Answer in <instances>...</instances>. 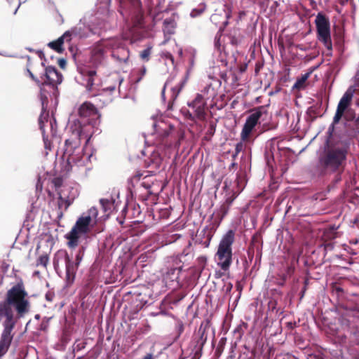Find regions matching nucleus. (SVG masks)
<instances>
[{
    "instance_id": "1",
    "label": "nucleus",
    "mask_w": 359,
    "mask_h": 359,
    "mask_svg": "<svg viewBox=\"0 0 359 359\" xmlns=\"http://www.w3.org/2000/svg\"><path fill=\"white\" fill-rule=\"evenodd\" d=\"M79 114L81 120L69 121L67 128L72 136L65 140L62 158L67 161V171L86 175L89 169L86 168V165L90 161L92 154L85 152V148L81 146L80 140L86 139L88 143L94 134L100 133V115L89 102L81 105Z\"/></svg>"
},
{
    "instance_id": "2",
    "label": "nucleus",
    "mask_w": 359,
    "mask_h": 359,
    "mask_svg": "<svg viewBox=\"0 0 359 359\" xmlns=\"http://www.w3.org/2000/svg\"><path fill=\"white\" fill-rule=\"evenodd\" d=\"M106 50H112V56L118 61L126 62L129 58V50L124 47L123 41L118 38L102 40L93 48L91 53V62L97 66L104 58Z\"/></svg>"
},
{
    "instance_id": "3",
    "label": "nucleus",
    "mask_w": 359,
    "mask_h": 359,
    "mask_svg": "<svg viewBox=\"0 0 359 359\" xmlns=\"http://www.w3.org/2000/svg\"><path fill=\"white\" fill-rule=\"evenodd\" d=\"M97 215V209L92 207L77 219L75 225L65 236L68 240L67 244L69 248H75L79 245L80 238L88 233L96 224Z\"/></svg>"
},
{
    "instance_id": "4",
    "label": "nucleus",
    "mask_w": 359,
    "mask_h": 359,
    "mask_svg": "<svg viewBox=\"0 0 359 359\" xmlns=\"http://www.w3.org/2000/svg\"><path fill=\"white\" fill-rule=\"evenodd\" d=\"M215 96V90L211 85H208L203 89L201 94H197L195 99L188 103L189 109H182V111L189 119L202 120L205 116L206 100L214 99Z\"/></svg>"
},
{
    "instance_id": "5",
    "label": "nucleus",
    "mask_w": 359,
    "mask_h": 359,
    "mask_svg": "<svg viewBox=\"0 0 359 359\" xmlns=\"http://www.w3.org/2000/svg\"><path fill=\"white\" fill-rule=\"evenodd\" d=\"M235 233L232 230L228 231L222 237L215 256L217 264L223 271L229 270L232 264V245Z\"/></svg>"
},
{
    "instance_id": "6",
    "label": "nucleus",
    "mask_w": 359,
    "mask_h": 359,
    "mask_svg": "<svg viewBox=\"0 0 359 359\" xmlns=\"http://www.w3.org/2000/svg\"><path fill=\"white\" fill-rule=\"evenodd\" d=\"M346 156L345 149L339 147L329 148L319 158V168L322 172L337 171L344 162Z\"/></svg>"
},
{
    "instance_id": "7",
    "label": "nucleus",
    "mask_w": 359,
    "mask_h": 359,
    "mask_svg": "<svg viewBox=\"0 0 359 359\" xmlns=\"http://www.w3.org/2000/svg\"><path fill=\"white\" fill-rule=\"evenodd\" d=\"M41 104H42V111L39 118V124L41 130L43 133V141H44V146L45 149L46 150H50V142H48L47 137H46V128H49L50 130V133L53 136L55 135V121L53 118H50L48 112L46 111V109L47 107V97L44 95L42 93L43 88H41Z\"/></svg>"
},
{
    "instance_id": "8",
    "label": "nucleus",
    "mask_w": 359,
    "mask_h": 359,
    "mask_svg": "<svg viewBox=\"0 0 359 359\" xmlns=\"http://www.w3.org/2000/svg\"><path fill=\"white\" fill-rule=\"evenodd\" d=\"M151 121L153 128L151 135L154 136V138L163 140L170 135L172 137L175 131L173 126L163 115L157 114L151 116Z\"/></svg>"
},
{
    "instance_id": "9",
    "label": "nucleus",
    "mask_w": 359,
    "mask_h": 359,
    "mask_svg": "<svg viewBox=\"0 0 359 359\" xmlns=\"http://www.w3.org/2000/svg\"><path fill=\"white\" fill-rule=\"evenodd\" d=\"M316 24L318 40L321 41L327 49L331 50L332 44L328 20L324 15L319 13L316 18Z\"/></svg>"
},
{
    "instance_id": "10",
    "label": "nucleus",
    "mask_w": 359,
    "mask_h": 359,
    "mask_svg": "<svg viewBox=\"0 0 359 359\" xmlns=\"http://www.w3.org/2000/svg\"><path fill=\"white\" fill-rule=\"evenodd\" d=\"M355 88L354 86H350L347 90L344 93L341 98L340 99L335 115L333 118V123L337 124L339 122L340 119L343 116L345 111L351 104L352 98L355 93Z\"/></svg>"
},
{
    "instance_id": "11",
    "label": "nucleus",
    "mask_w": 359,
    "mask_h": 359,
    "mask_svg": "<svg viewBox=\"0 0 359 359\" xmlns=\"http://www.w3.org/2000/svg\"><path fill=\"white\" fill-rule=\"evenodd\" d=\"M80 36V29L74 27L69 30L66 31L57 40L50 41L48 46L50 48L53 49L56 52L61 53L63 52V43L65 42H69L72 40V36Z\"/></svg>"
},
{
    "instance_id": "12",
    "label": "nucleus",
    "mask_w": 359,
    "mask_h": 359,
    "mask_svg": "<svg viewBox=\"0 0 359 359\" xmlns=\"http://www.w3.org/2000/svg\"><path fill=\"white\" fill-rule=\"evenodd\" d=\"M262 116V111L259 109L254 110L249 115L241 131V137L242 140L245 141L248 139L250 133L257 124Z\"/></svg>"
},
{
    "instance_id": "13",
    "label": "nucleus",
    "mask_w": 359,
    "mask_h": 359,
    "mask_svg": "<svg viewBox=\"0 0 359 359\" xmlns=\"http://www.w3.org/2000/svg\"><path fill=\"white\" fill-rule=\"evenodd\" d=\"M96 72L95 70H87L86 69H82L80 73V79L79 82L86 86V88L88 91L91 92L95 90V83H94V76Z\"/></svg>"
},
{
    "instance_id": "14",
    "label": "nucleus",
    "mask_w": 359,
    "mask_h": 359,
    "mask_svg": "<svg viewBox=\"0 0 359 359\" xmlns=\"http://www.w3.org/2000/svg\"><path fill=\"white\" fill-rule=\"evenodd\" d=\"M45 76L46 81L43 85H50L53 88H55V86L60 84L62 81V74L57 72L55 67L52 66L46 68Z\"/></svg>"
},
{
    "instance_id": "15",
    "label": "nucleus",
    "mask_w": 359,
    "mask_h": 359,
    "mask_svg": "<svg viewBox=\"0 0 359 359\" xmlns=\"http://www.w3.org/2000/svg\"><path fill=\"white\" fill-rule=\"evenodd\" d=\"M151 154L150 157L145 161L147 168L151 169L150 172H155L156 170L159 169L163 164V157L159 154L158 151H151Z\"/></svg>"
},
{
    "instance_id": "16",
    "label": "nucleus",
    "mask_w": 359,
    "mask_h": 359,
    "mask_svg": "<svg viewBox=\"0 0 359 359\" xmlns=\"http://www.w3.org/2000/svg\"><path fill=\"white\" fill-rule=\"evenodd\" d=\"M65 258L66 265V275L68 280H72L74 278L76 271L79 266L76 262H73L69 255L66 252H59Z\"/></svg>"
},
{
    "instance_id": "17",
    "label": "nucleus",
    "mask_w": 359,
    "mask_h": 359,
    "mask_svg": "<svg viewBox=\"0 0 359 359\" xmlns=\"http://www.w3.org/2000/svg\"><path fill=\"white\" fill-rule=\"evenodd\" d=\"M76 196V191H74V193L72 194L69 196H66V194L62 191L60 194L58 198V208L60 210H67L69 205L72 203L74 199Z\"/></svg>"
},
{
    "instance_id": "18",
    "label": "nucleus",
    "mask_w": 359,
    "mask_h": 359,
    "mask_svg": "<svg viewBox=\"0 0 359 359\" xmlns=\"http://www.w3.org/2000/svg\"><path fill=\"white\" fill-rule=\"evenodd\" d=\"M180 271H181V268H180V267L171 268V269H168V271L164 276V280L166 282H168V281L178 282Z\"/></svg>"
},
{
    "instance_id": "19",
    "label": "nucleus",
    "mask_w": 359,
    "mask_h": 359,
    "mask_svg": "<svg viewBox=\"0 0 359 359\" xmlns=\"http://www.w3.org/2000/svg\"><path fill=\"white\" fill-rule=\"evenodd\" d=\"M176 27L175 22L172 19H165L163 22V32L166 34H172Z\"/></svg>"
},
{
    "instance_id": "20",
    "label": "nucleus",
    "mask_w": 359,
    "mask_h": 359,
    "mask_svg": "<svg viewBox=\"0 0 359 359\" xmlns=\"http://www.w3.org/2000/svg\"><path fill=\"white\" fill-rule=\"evenodd\" d=\"M312 73V70L302 75V76L297 79L296 82L293 86V88L302 89L304 88L305 83Z\"/></svg>"
},
{
    "instance_id": "21",
    "label": "nucleus",
    "mask_w": 359,
    "mask_h": 359,
    "mask_svg": "<svg viewBox=\"0 0 359 359\" xmlns=\"http://www.w3.org/2000/svg\"><path fill=\"white\" fill-rule=\"evenodd\" d=\"M100 203L102 205L103 211L108 215L111 212L114 203L111 201V200L109 199H100Z\"/></svg>"
},
{
    "instance_id": "22",
    "label": "nucleus",
    "mask_w": 359,
    "mask_h": 359,
    "mask_svg": "<svg viewBox=\"0 0 359 359\" xmlns=\"http://www.w3.org/2000/svg\"><path fill=\"white\" fill-rule=\"evenodd\" d=\"M205 8H206V6H205V4H203V3L200 4L197 8L191 10V11L190 13V16L193 18L198 17L204 12V11L205 10Z\"/></svg>"
},
{
    "instance_id": "23",
    "label": "nucleus",
    "mask_w": 359,
    "mask_h": 359,
    "mask_svg": "<svg viewBox=\"0 0 359 359\" xmlns=\"http://www.w3.org/2000/svg\"><path fill=\"white\" fill-rule=\"evenodd\" d=\"M205 328H203L202 326H201L198 331V334L200 337V339L198 340V344H199L201 348L203 347L207 339V337L205 334Z\"/></svg>"
},
{
    "instance_id": "24",
    "label": "nucleus",
    "mask_w": 359,
    "mask_h": 359,
    "mask_svg": "<svg viewBox=\"0 0 359 359\" xmlns=\"http://www.w3.org/2000/svg\"><path fill=\"white\" fill-rule=\"evenodd\" d=\"M180 146V140H177V137H175L174 140L172 143L170 144L169 148L168 151H165V156H168L170 154V148H177Z\"/></svg>"
},
{
    "instance_id": "25",
    "label": "nucleus",
    "mask_w": 359,
    "mask_h": 359,
    "mask_svg": "<svg viewBox=\"0 0 359 359\" xmlns=\"http://www.w3.org/2000/svg\"><path fill=\"white\" fill-rule=\"evenodd\" d=\"M151 47H149L147 48H146L145 50H144L141 54H140V57L142 60H149V55L151 54Z\"/></svg>"
},
{
    "instance_id": "26",
    "label": "nucleus",
    "mask_w": 359,
    "mask_h": 359,
    "mask_svg": "<svg viewBox=\"0 0 359 359\" xmlns=\"http://www.w3.org/2000/svg\"><path fill=\"white\" fill-rule=\"evenodd\" d=\"M48 259L47 257L44 256V257H41L39 258V264H41V265H43L44 266H46L47 263H48Z\"/></svg>"
},
{
    "instance_id": "27",
    "label": "nucleus",
    "mask_w": 359,
    "mask_h": 359,
    "mask_svg": "<svg viewBox=\"0 0 359 359\" xmlns=\"http://www.w3.org/2000/svg\"><path fill=\"white\" fill-rule=\"evenodd\" d=\"M172 98L173 100H175L177 97V95L180 91V88L174 87V88H172Z\"/></svg>"
},
{
    "instance_id": "28",
    "label": "nucleus",
    "mask_w": 359,
    "mask_h": 359,
    "mask_svg": "<svg viewBox=\"0 0 359 359\" xmlns=\"http://www.w3.org/2000/svg\"><path fill=\"white\" fill-rule=\"evenodd\" d=\"M82 259H83V252L81 251H79L76 255V260H75V262L77 263V264H80Z\"/></svg>"
},
{
    "instance_id": "29",
    "label": "nucleus",
    "mask_w": 359,
    "mask_h": 359,
    "mask_svg": "<svg viewBox=\"0 0 359 359\" xmlns=\"http://www.w3.org/2000/svg\"><path fill=\"white\" fill-rule=\"evenodd\" d=\"M132 4L133 6L137 9L139 8L141 6V2L140 0H132Z\"/></svg>"
},
{
    "instance_id": "30",
    "label": "nucleus",
    "mask_w": 359,
    "mask_h": 359,
    "mask_svg": "<svg viewBox=\"0 0 359 359\" xmlns=\"http://www.w3.org/2000/svg\"><path fill=\"white\" fill-rule=\"evenodd\" d=\"M224 7L225 8H226L227 10H229V8H227L226 5H224ZM224 13H225V18H226V19L229 18H230L229 11L224 10Z\"/></svg>"
},
{
    "instance_id": "31",
    "label": "nucleus",
    "mask_w": 359,
    "mask_h": 359,
    "mask_svg": "<svg viewBox=\"0 0 359 359\" xmlns=\"http://www.w3.org/2000/svg\"><path fill=\"white\" fill-rule=\"evenodd\" d=\"M130 37V34H128V33H123V39L124 40H128L129 39Z\"/></svg>"
},
{
    "instance_id": "32",
    "label": "nucleus",
    "mask_w": 359,
    "mask_h": 359,
    "mask_svg": "<svg viewBox=\"0 0 359 359\" xmlns=\"http://www.w3.org/2000/svg\"><path fill=\"white\" fill-rule=\"evenodd\" d=\"M27 72L29 75V76L34 81H37L36 79L35 78V76H34V74L32 73V72L29 70V69H27Z\"/></svg>"
},
{
    "instance_id": "33",
    "label": "nucleus",
    "mask_w": 359,
    "mask_h": 359,
    "mask_svg": "<svg viewBox=\"0 0 359 359\" xmlns=\"http://www.w3.org/2000/svg\"><path fill=\"white\" fill-rule=\"evenodd\" d=\"M142 359H154L153 355L151 353H148Z\"/></svg>"
},
{
    "instance_id": "34",
    "label": "nucleus",
    "mask_w": 359,
    "mask_h": 359,
    "mask_svg": "<svg viewBox=\"0 0 359 359\" xmlns=\"http://www.w3.org/2000/svg\"><path fill=\"white\" fill-rule=\"evenodd\" d=\"M65 64V60H60V66H61V67H63V65H64Z\"/></svg>"
},
{
    "instance_id": "35",
    "label": "nucleus",
    "mask_w": 359,
    "mask_h": 359,
    "mask_svg": "<svg viewBox=\"0 0 359 359\" xmlns=\"http://www.w3.org/2000/svg\"><path fill=\"white\" fill-rule=\"evenodd\" d=\"M168 57L173 62V57L170 54L168 55Z\"/></svg>"
},
{
    "instance_id": "36",
    "label": "nucleus",
    "mask_w": 359,
    "mask_h": 359,
    "mask_svg": "<svg viewBox=\"0 0 359 359\" xmlns=\"http://www.w3.org/2000/svg\"><path fill=\"white\" fill-rule=\"evenodd\" d=\"M217 15V13L213 14V15H212V17H211L212 20H215V19L216 18Z\"/></svg>"
},
{
    "instance_id": "37",
    "label": "nucleus",
    "mask_w": 359,
    "mask_h": 359,
    "mask_svg": "<svg viewBox=\"0 0 359 359\" xmlns=\"http://www.w3.org/2000/svg\"><path fill=\"white\" fill-rule=\"evenodd\" d=\"M241 146H242V144H237V146H236V150H237L238 151H239V149H240V147H241Z\"/></svg>"
},
{
    "instance_id": "38",
    "label": "nucleus",
    "mask_w": 359,
    "mask_h": 359,
    "mask_svg": "<svg viewBox=\"0 0 359 359\" xmlns=\"http://www.w3.org/2000/svg\"><path fill=\"white\" fill-rule=\"evenodd\" d=\"M168 86V83H165V86H164V88L163 90V92H162V94L163 95L164 94V90H165V88Z\"/></svg>"
},
{
    "instance_id": "39",
    "label": "nucleus",
    "mask_w": 359,
    "mask_h": 359,
    "mask_svg": "<svg viewBox=\"0 0 359 359\" xmlns=\"http://www.w3.org/2000/svg\"><path fill=\"white\" fill-rule=\"evenodd\" d=\"M20 4H18V7H17V8L15 9V12H14V13H15V14L17 13V11H18V8L20 7Z\"/></svg>"
},
{
    "instance_id": "40",
    "label": "nucleus",
    "mask_w": 359,
    "mask_h": 359,
    "mask_svg": "<svg viewBox=\"0 0 359 359\" xmlns=\"http://www.w3.org/2000/svg\"><path fill=\"white\" fill-rule=\"evenodd\" d=\"M356 123H359V116H358L357 117V118H356Z\"/></svg>"
},
{
    "instance_id": "41",
    "label": "nucleus",
    "mask_w": 359,
    "mask_h": 359,
    "mask_svg": "<svg viewBox=\"0 0 359 359\" xmlns=\"http://www.w3.org/2000/svg\"><path fill=\"white\" fill-rule=\"evenodd\" d=\"M127 28H128V29H130V25H128V24H127ZM130 32H132V30H130Z\"/></svg>"
},
{
    "instance_id": "42",
    "label": "nucleus",
    "mask_w": 359,
    "mask_h": 359,
    "mask_svg": "<svg viewBox=\"0 0 359 359\" xmlns=\"http://www.w3.org/2000/svg\"><path fill=\"white\" fill-rule=\"evenodd\" d=\"M145 72H146V69H145V67H144V68H143V70H142V72L144 74V73H145Z\"/></svg>"
},
{
    "instance_id": "43",
    "label": "nucleus",
    "mask_w": 359,
    "mask_h": 359,
    "mask_svg": "<svg viewBox=\"0 0 359 359\" xmlns=\"http://www.w3.org/2000/svg\"><path fill=\"white\" fill-rule=\"evenodd\" d=\"M114 89H115V87H111V88H110V90H114Z\"/></svg>"
},
{
    "instance_id": "44",
    "label": "nucleus",
    "mask_w": 359,
    "mask_h": 359,
    "mask_svg": "<svg viewBox=\"0 0 359 359\" xmlns=\"http://www.w3.org/2000/svg\"><path fill=\"white\" fill-rule=\"evenodd\" d=\"M182 53V50H180V54L181 55Z\"/></svg>"
},
{
    "instance_id": "45",
    "label": "nucleus",
    "mask_w": 359,
    "mask_h": 359,
    "mask_svg": "<svg viewBox=\"0 0 359 359\" xmlns=\"http://www.w3.org/2000/svg\"><path fill=\"white\" fill-rule=\"evenodd\" d=\"M358 1H359V0H358Z\"/></svg>"
}]
</instances>
